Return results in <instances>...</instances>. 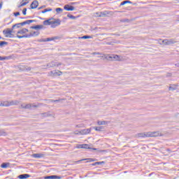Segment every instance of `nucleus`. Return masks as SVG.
Here are the masks:
<instances>
[{"instance_id":"nucleus-37","label":"nucleus","mask_w":179,"mask_h":179,"mask_svg":"<svg viewBox=\"0 0 179 179\" xmlns=\"http://www.w3.org/2000/svg\"><path fill=\"white\" fill-rule=\"evenodd\" d=\"M79 38H83L84 40H87V38H92V36L89 35H85L83 36L79 37Z\"/></svg>"},{"instance_id":"nucleus-43","label":"nucleus","mask_w":179,"mask_h":179,"mask_svg":"<svg viewBox=\"0 0 179 179\" xmlns=\"http://www.w3.org/2000/svg\"><path fill=\"white\" fill-rule=\"evenodd\" d=\"M21 24H22V26H25V24H29V21L27 20L26 21L21 22Z\"/></svg>"},{"instance_id":"nucleus-30","label":"nucleus","mask_w":179,"mask_h":179,"mask_svg":"<svg viewBox=\"0 0 179 179\" xmlns=\"http://www.w3.org/2000/svg\"><path fill=\"white\" fill-rule=\"evenodd\" d=\"M97 124H98V125H107L108 124V122H107V121H98Z\"/></svg>"},{"instance_id":"nucleus-60","label":"nucleus","mask_w":179,"mask_h":179,"mask_svg":"<svg viewBox=\"0 0 179 179\" xmlns=\"http://www.w3.org/2000/svg\"><path fill=\"white\" fill-rule=\"evenodd\" d=\"M71 4H72V5H74V4H75V3H71Z\"/></svg>"},{"instance_id":"nucleus-12","label":"nucleus","mask_w":179,"mask_h":179,"mask_svg":"<svg viewBox=\"0 0 179 179\" xmlns=\"http://www.w3.org/2000/svg\"><path fill=\"white\" fill-rule=\"evenodd\" d=\"M49 75L50 76H61V75H62V72H61V71H58V72H57V71H50L49 73Z\"/></svg>"},{"instance_id":"nucleus-61","label":"nucleus","mask_w":179,"mask_h":179,"mask_svg":"<svg viewBox=\"0 0 179 179\" xmlns=\"http://www.w3.org/2000/svg\"><path fill=\"white\" fill-rule=\"evenodd\" d=\"M2 38V36H0V40Z\"/></svg>"},{"instance_id":"nucleus-19","label":"nucleus","mask_w":179,"mask_h":179,"mask_svg":"<svg viewBox=\"0 0 179 179\" xmlns=\"http://www.w3.org/2000/svg\"><path fill=\"white\" fill-rule=\"evenodd\" d=\"M64 99H49V103H60V101H64Z\"/></svg>"},{"instance_id":"nucleus-20","label":"nucleus","mask_w":179,"mask_h":179,"mask_svg":"<svg viewBox=\"0 0 179 179\" xmlns=\"http://www.w3.org/2000/svg\"><path fill=\"white\" fill-rule=\"evenodd\" d=\"M30 34L31 35V37H37V36H40V31H34L30 32Z\"/></svg>"},{"instance_id":"nucleus-51","label":"nucleus","mask_w":179,"mask_h":179,"mask_svg":"<svg viewBox=\"0 0 179 179\" xmlns=\"http://www.w3.org/2000/svg\"><path fill=\"white\" fill-rule=\"evenodd\" d=\"M17 38H24L23 36L17 35Z\"/></svg>"},{"instance_id":"nucleus-15","label":"nucleus","mask_w":179,"mask_h":179,"mask_svg":"<svg viewBox=\"0 0 179 179\" xmlns=\"http://www.w3.org/2000/svg\"><path fill=\"white\" fill-rule=\"evenodd\" d=\"M91 131V129H83L80 131V134H81V135H87V134H90Z\"/></svg>"},{"instance_id":"nucleus-17","label":"nucleus","mask_w":179,"mask_h":179,"mask_svg":"<svg viewBox=\"0 0 179 179\" xmlns=\"http://www.w3.org/2000/svg\"><path fill=\"white\" fill-rule=\"evenodd\" d=\"M64 9H65V10H75V7H73V6H69V5H65L64 6Z\"/></svg>"},{"instance_id":"nucleus-7","label":"nucleus","mask_w":179,"mask_h":179,"mask_svg":"<svg viewBox=\"0 0 179 179\" xmlns=\"http://www.w3.org/2000/svg\"><path fill=\"white\" fill-rule=\"evenodd\" d=\"M108 15V12L104 11V12H100V13H96V17H106Z\"/></svg>"},{"instance_id":"nucleus-22","label":"nucleus","mask_w":179,"mask_h":179,"mask_svg":"<svg viewBox=\"0 0 179 179\" xmlns=\"http://www.w3.org/2000/svg\"><path fill=\"white\" fill-rule=\"evenodd\" d=\"M54 40H58V36L52 37V38H47L44 39L43 41H52Z\"/></svg>"},{"instance_id":"nucleus-29","label":"nucleus","mask_w":179,"mask_h":179,"mask_svg":"<svg viewBox=\"0 0 179 179\" xmlns=\"http://www.w3.org/2000/svg\"><path fill=\"white\" fill-rule=\"evenodd\" d=\"M12 56H7V57H1L0 56V61H5L6 59H10Z\"/></svg>"},{"instance_id":"nucleus-11","label":"nucleus","mask_w":179,"mask_h":179,"mask_svg":"<svg viewBox=\"0 0 179 179\" xmlns=\"http://www.w3.org/2000/svg\"><path fill=\"white\" fill-rule=\"evenodd\" d=\"M31 156L34 159H41L42 157H44L45 155L41 154V153H36V154H33Z\"/></svg>"},{"instance_id":"nucleus-14","label":"nucleus","mask_w":179,"mask_h":179,"mask_svg":"<svg viewBox=\"0 0 179 179\" xmlns=\"http://www.w3.org/2000/svg\"><path fill=\"white\" fill-rule=\"evenodd\" d=\"M30 29H32L34 30H41V29H44V25H35L30 27Z\"/></svg>"},{"instance_id":"nucleus-55","label":"nucleus","mask_w":179,"mask_h":179,"mask_svg":"<svg viewBox=\"0 0 179 179\" xmlns=\"http://www.w3.org/2000/svg\"><path fill=\"white\" fill-rule=\"evenodd\" d=\"M176 66H178V68H179V63L176 64Z\"/></svg>"},{"instance_id":"nucleus-47","label":"nucleus","mask_w":179,"mask_h":179,"mask_svg":"<svg viewBox=\"0 0 179 179\" xmlns=\"http://www.w3.org/2000/svg\"><path fill=\"white\" fill-rule=\"evenodd\" d=\"M37 22L36 20H28V23L30 24V23H34Z\"/></svg>"},{"instance_id":"nucleus-1","label":"nucleus","mask_w":179,"mask_h":179,"mask_svg":"<svg viewBox=\"0 0 179 179\" xmlns=\"http://www.w3.org/2000/svg\"><path fill=\"white\" fill-rule=\"evenodd\" d=\"M138 138H156L157 136H163V134L159 131H148L145 133L138 134Z\"/></svg>"},{"instance_id":"nucleus-28","label":"nucleus","mask_w":179,"mask_h":179,"mask_svg":"<svg viewBox=\"0 0 179 179\" xmlns=\"http://www.w3.org/2000/svg\"><path fill=\"white\" fill-rule=\"evenodd\" d=\"M127 3H131V1L125 0L120 3V6H124V5H127Z\"/></svg>"},{"instance_id":"nucleus-34","label":"nucleus","mask_w":179,"mask_h":179,"mask_svg":"<svg viewBox=\"0 0 179 179\" xmlns=\"http://www.w3.org/2000/svg\"><path fill=\"white\" fill-rule=\"evenodd\" d=\"M10 106H17L19 104V101H12L10 103H9Z\"/></svg>"},{"instance_id":"nucleus-54","label":"nucleus","mask_w":179,"mask_h":179,"mask_svg":"<svg viewBox=\"0 0 179 179\" xmlns=\"http://www.w3.org/2000/svg\"><path fill=\"white\" fill-rule=\"evenodd\" d=\"M166 76L169 78V77H170V76H171V73H168L167 74H166Z\"/></svg>"},{"instance_id":"nucleus-40","label":"nucleus","mask_w":179,"mask_h":179,"mask_svg":"<svg viewBox=\"0 0 179 179\" xmlns=\"http://www.w3.org/2000/svg\"><path fill=\"white\" fill-rule=\"evenodd\" d=\"M3 45H8V42H6V41H0V47H3Z\"/></svg>"},{"instance_id":"nucleus-32","label":"nucleus","mask_w":179,"mask_h":179,"mask_svg":"<svg viewBox=\"0 0 179 179\" xmlns=\"http://www.w3.org/2000/svg\"><path fill=\"white\" fill-rule=\"evenodd\" d=\"M6 135H8V133H6L5 130L3 129L0 130V136H6Z\"/></svg>"},{"instance_id":"nucleus-56","label":"nucleus","mask_w":179,"mask_h":179,"mask_svg":"<svg viewBox=\"0 0 179 179\" xmlns=\"http://www.w3.org/2000/svg\"><path fill=\"white\" fill-rule=\"evenodd\" d=\"M26 18L27 19H31V17L29 16V17H27Z\"/></svg>"},{"instance_id":"nucleus-2","label":"nucleus","mask_w":179,"mask_h":179,"mask_svg":"<svg viewBox=\"0 0 179 179\" xmlns=\"http://www.w3.org/2000/svg\"><path fill=\"white\" fill-rule=\"evenodd\" d=\"M51 19L46 20L43 21V25L44 26H50L51 24H55V23H57V24H61V20L57 19L55 21H50Z\"/></svg>"},{"instance_id":"nucleus-9","label":"nucleus","mask_w":179,"mask_h":179,"mask_svg":"<svg viewBox=\"0 0 179 179\" xmlns=\"http://www.w3.org/2000/svg\"><path fill=\"white\" fill-rule=\"evenodd\" d=\"M61 63L57 64L55 62H51L50 63L47 64L48 68H54V66H59Z\"/></svg>"},{"instance_id":"nucleus-35","label":"nucleus","mask_w":179,"mask_h":179,"mask_svg":"<svg viewBox=\"0 0 179 179\" xmlns=\"http://www.w3.org/2000/svg\"><path fill=\"white\" fill-rule=\"evenodd\" d=\"M52 10V8H45L43 10H42V13H47V12H51Z\"/></svg>"},{"instance_id":"nucleus-45","label":"nucleus","mask_w":179,"mask_h":179,"mask_svg":"<svg viewBox=\"0 0 179 179\" xmlns=\"http://www.w3.org/2000/svg\"><path fill=\"white\" fill-rule=\"evenodd\" d=\"M27 12V8H24L22 10V14L24 15V16H26Z\"/></svg>"},{"instance_id":"nucleus-42","label":"nucleus","mask_w":179,"mask_h":179,"mask_svg":"<svg viewBox=\"0 0 179 179\" xmlns=\"http://www.w3.org/2000/svg\"><path fill=\"white\" fill-rule=\"evenodd\" d=\"M163 44L165 45H169V39H164L162 41Z\"/></svg>"},{"instance_id":"nucleus-13","label":"nucleus","mask_w":179,"mask_h":179,"mask_svg":"<svg viewBox=\"0 0 179 179\" xmlns=\"http://www.w3.org/2000/svg\"><path fill=\"white\" fill-rule=\"evenodd\" d=\"M61 176H58L57 175H52V176H45L44 179H61Z\"/></svg>"},{"instance_id":"nucleus-38","label":"nucleus","mask_w":179,"mask_h":179,"mask_svg":"<svg viewBox=\"0 0 179 179\" xmlns=\"http://www.w3.org/2000/svg\"><path fill=\"white\" fill-rule=\"evenodd\" d=\"M52 29H55V27L60 26L61 24L55 23V24H50Z\"/></svg>"},{"instance_id":"nucleus-57","label":"nucleus","mask_w":179,"mask_h":179,"mask_svg":"<svg viewBox=\"0 0 179 179\" xmlns=\"http://www.w3.org/2000/svg\"><path fill=\"white\" fill-rule=\"evenodd\" d=\"M107 44H108V45H111V43H110V42L108 43Z\"/></svg>"},{"instance_id":"nucleus-27","label":"nucleus","mask_w":179,"mask_h":179,"mask_svg":"<svg viewBox=\"0 0 179 179\" xmlns=\"http://www.w3.org/2000/svg\"><path fill=\"white\" fill-rule=\"evenodd\" d=\"M106 162H96L95 163H93L92 166H101V164H105Z\"/></svg>"},{"instance_id":"nucleus-18","label":"nucleus","mask_w":179,"mask_h":179,"mask_svg":"<svg viewBox=\"0 0 179 179\" xmlns=\"http://www.w3.org/2000/svg\"><path fill=\"white\" fill-rule=\"evenodd\" d=\"M29 32V29L27 28H23L22 29H20L17 32V34H24L26 33Z\"/></svg>"},{"instance_id":"nucleus-31","label":"nucleus","mask_w":179,"mask_h":179,"mask_svg":"<svg viewBox=\"0 0 179 179\" xmlns=\"http://www.w3.org/2000/svg\"><path fill=\"white\" fill-rule=\"evenodd\" d=\"M1 169H7V167H9V163L3 162L1 165Z\"/></svg>"},{"instance_id":"nucleus-26","label":"nucleus","mask_w":179,"mask_h":179,"mask_svg":"<svg viewBox=\"0 0 179 179\" xmlns=\"http://www.w3.org/2000/svg\"><path fill=\"white\" fill-rule=\"evenodd\" d=\"M22 27H23V25H22V22H20V23H17V24H15L14 25H13V29H15V27H17V29H19Z\"/></svg>"},{"instance_id":"nucleus-10","label":"nucleus","mask_w":179,"mask_h":179,"mask_svg":"<svg viewBox=\"0 0 179 179\" xmlns=\"http://www.w3.org/2000/svg\"><path fill=\"white\" fill-rule=\"evenodd\" d=\"M38 6V1L34 0L30 5L31 9H36Z\"/></svg>"},{"instance_id":"nucleus-41","label":"nucleus","mask_w":179,"mask_h":179,"mask_svg":"<svg viewBox=\"0 0 179 179\" xmlns=\"http://www.w3.org/2000/svg\"><path fill=\"white\" fill-rule=\"evenodd\" d=\"M29 3V1L22 3L20 5L18 6V8H22V6H26Z\"/></svg>"},{"instance_id":"nucleus-4","label":"nucleus","mask_w":179,"mask_h":179,"mask_svg":"<svg viewBox=\"0 0 179 179\" xmlns=\"http://www.w3.org/2000/svg\"><path fill=\"white\" fill-rule=\"evenodd\" d=\"M40 104L38 105H36L34 103L31 104V103H28L27 105H25L24 103H22L21 105V108H24L25 110H29L33 107H34L35 108H37V107H39Z\"/></svg>"},{"instance_id":"nucleus-39","label":"nucleus","mask_w":179,"mask_h":179,"mask_svg":"<svg viewBox=\"0 0 179 179\" xmlns=\"http://www.w3.org/2000/svg\"><path fill=\"white\" fill-rule=\"evenodd\" d=\"M67 17H69V19H72L73 20H75V19H76V17H75L74 15H73L71 14H68Z\"/></svg>"},{"instance_id":"nucleus-52","label":"nucleus","mask_w":179,"mask_h":179,"mask_svg":"<svg viewBox=\"0 0 179 179\" xmlns=\"http://www.w3.org/2000/svg\"><path fill=\"white\" fill-rule=\"evenodd\" d=\"M3 5V2H0V9H2V6Z\"/></svg>"},{"instance_id":"nucleus-50","label":"nucleus","mask_w":179,"mask_h":179,"mask_svg":"<svg viewBox=\"0 0 179 179\" xmlns=\"http://www.w3.org/2000/svg\"><path fill=\"white\" fill-rule=\"evenodd\" d=\"M45 8V6L44 5V6H41V7H39L38 9V10H40L41 9H43V8Z\"/></svg>"},{"instance_id":"nucleus-53","label":"nucleus","mask_w":179,"mask_h":179,"mask_svg":"<svg viewBox=\"0 0 179 179\" xmlns=\"http://www.w3.org/2000/svg\"><path fill=\"white\" fill-rule=\"evenodd\" d=\"M43 115H44L45 117H48V116L50 115V114L45 113H43Z\"/></svg>"},{"instance_id":"nucleus-24","label":"nucleus","mask_w":179,"mask_h":179,"mask_svg":"<svg viewBox=\"0 0 179 179\" xmlns=\"http://www.w3.org/2000/svg\"><path fill=\"white\" fill-rule=\"evenodd\" d=\"M93 128H94V129H95V131H98L99 132H101V131H103V129H104L103 126L94 127Z\"/></svg>"},{"instance_id":"nucleus-44","label":"nucleus","mask_w":179,"mask_h":179,"mask_svg":"<svg viewBox=\"0 0 179 179\" xmlns=\"http://www.w3.org/2000/svg\"><path fill=\"white\" fill-rule=\"evenodd\" d=\"M24 38H30L31 37V34L23 35Z\"/></svg>"},{"instance_id":"nucleus-46","label":"nucleus","mask_w":179,"mask_h":179,"mask_svg":"<svg viewBox=\"0 0 179 179\" xmlns=\"http://www.w3.org/2000/svg\"><path fill=\"white\" fill-rule=\"evenodd\" d=\"M64 10L61 8H56L57 13H59V12H62Z\"/></svg>"},{"instance_id":"nucleus-49","label":"nucleus","mask_w":179,"mask_h":179,"mask_svg":"<svg viewBox=\"0 0 179 179\" xmlns=\"http://www.w3.org/2000/svg\"><path fill=\"white\" fill-rule=\"evenodd\" d=\"M92 55H100V52H93Z\"/></svg>"},{"instance_id":"nucleus-16","label":"nucleus","mask_w":179,"mask_h":179,"mask_svg":"<svg viewBox=\"0 0 179 179\" xmlns=\"http://www.w3.org/2000/svg\"><path fill=\"white\" fill-rule=\"evenodd\" d=\"M17 178H20V179L30 178V175L27 173L21 174L18 176Z\"/></svg>"},{"instance_id":"nucleus-33","label":"nucleus","mask_w":179,"mask_h":179,"mask_svg":"<svg viewBox=\"0 0 179 179\" xmlns=\"http://www.w3.org/2000/svg\"><path fill=\"white\" fill-rule=\"evenodd\" d=\"M120 22L122 23H129V22H131V20L124 18V19L120 20Z\"/></svg>"},{"instance_id":"nucleus-62","label":"nucleus","mask_w":179,"mask_h":179,"mask_svg":"<svg viewBox=\"0 0 179 179\" xmlns=\"http://www.w3.org/2000/svg\"><path fill=\"white\" fill-rule=\"evenodd\" d=\"M115 12H122V11H115Z\"/></svg>"},{"instance_id":"nucleus-59","label":"nucleus","mask_w":179,"mask_h":179,"mask_svg":"<svg viewBox=\"0 0 179 179\" xmlns=\"http://www.w3.org/2000/svg\"><path fill=\"white\" fill-rule=\"evenodd\" d=\"M12 23V22H10L9 23H8V24H10Z\"/></svg>"},{"instance_id":"nucleus-23","label":"nucleus","mask_w":179,"mask_h":179,"mask_svg":"<svg viewBox=\"0 0 179 179\" xmlns=\"http://www.w3.org/2000/svg\"><path fill=\"white\" fill-rule=\"evenodd\" d=\"M177 85H172V86H169V90H171L172 92H174V90H177Z\"/></svg>"},{"instance_id":"nucleus-36","label":"nucleus","mask_w":179,"mask_h":179,"mask_svg":"<svg viewBox=\"0 0 179 179\" xmlns=\"http://www.w3.org/2000/svg\"><path fill=\"white\" fill-rule=\"evenodd\" d=\"M113 59H116V61H118V59H120V57L117 55H115L113 57H111V56L109 57V59H113Z\"/></svg>"},{"instance_id":"nucleus-25","label":"nucleus","mask_w":179,"mask_h":179,"mask_svg":"<svg viewBox=\"0 0 179 179\" xmlns=\"http://www.w3.org/2000/svg\"><path fill=\"white\" fill-rule=\"evenodd\" d=\"M177 41H176L174 39H168V45H171V44H176Z\"/></svg>"},{"instance_id":"nucleus-48","label":"nucleus","mask_w":179,"mask_h":179,"mask_svg":"<svg viewBox=\"0 0 179 179\" xmlns=\"http://www.w3.org/2000/svg\"><path fill=\"white\" fill-rule=\"evenodd\" d=\"M14 16H20V12L14 13Z\"/></svg>"},{"instance_id":"nucleus-58","label":"nucleus","mask_w":179,"mask_h":179,"mask_svg":"<svg viewBox=\"0 0 179 179\" xmlns=\"http://www.w3.org/2000/svg\"><path fill=\"white\" fill-rule=\"evenodd\" d=\"M21 19H27L26 17H21Z\"/></svg>"},{"instance_id":"nucleus-3","label":"nucleus","mask_w":179,"mask_h":179,"mask_svg":"<svg viewBox=\"0 0 179 179\" xmlns=\"http://www.w3.org/2000/svg\"><path fill=\"white\" fill-rule=\"evenodd\" d=\"M13 27L11 29L8 28L6 30L3 31V34L6 35V37H9L10 38H13Z\"/></svg>"},{"instance_id":"nucleus-8","label":"nucleus","mask_w":179,"mask_h":179,"mask_svg":"<svg viewBox=\"0 0 179 179\" xmlns=\"http://www.w3.org/2000/svg\"><path fill=\"white\" fill-rule=\"evenodd\" d=\"M85 160H87V163H92V162H96V159L87 158V159H83L76 161V163H80V162H85Z\"/></svg>"},{"instance_id":"nucleus-21","label":"nucleus","mask_w":179,"mask_h":179,"mask_svg":"<svg viewBox=\"0 0 179 179\" xmlns=\"http://www.w3.org/2000/svg\"><path fill=\"white\" fill-rule=\"evenodd\" d=\"M9 106H10V104H9V102L8 101L0 103V107H9Z\"/></svg>"},{"instance_id":"nucleus-6","label":"nucleus","mask_w":179,"mask_h":179,"mask_svg":"<svg viewBox=\"0 0 179 179\" xmlns=\"http://www.w3.org/2000/svg\"><path fill=\"white\" fill-rule=\"evenodd\" d=\"M18 69L22 72H29V71H31V67L27 66L26 65H20L19 66Z\"/></svg>"},{"instance_id":"nucleus-5","label":"nucleus","mask_w":179,"mask_h":179,"mask_svg":"<svg viewBox=\"0 0 179 179\" xmlns=\"http://www.w3.org/2000/svg\"><path fill=\"white\" fill-rule=\"evenodd\" d=\"M77 149H92V150H97L96 148H92L89 144H78L76 145Z\"/></svg>"}]
</instances>
